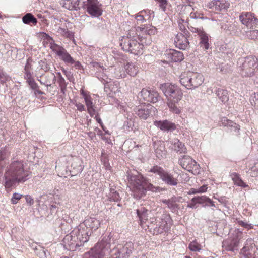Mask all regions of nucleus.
<instances>
[{"mask_svg":"<svg viewBox=\"0 0 258 258\" xmlns=\"http://www.w3.org/2000/svg\"><path fill=\"white\" fill-rule=\"evenodd\" d=\"M204 80L203 76L197 72H184L179 77L180 84L187 89L198 88L203 84Z\"/></svg>","mask_w":258,"mask_h":258,"instance_id":"obj_6","label":"nucleus"},{"mask_svg":"<svg viewBox=\"0 0 258 258\" xmlns=\"http://www.w3.org/2000/svg\"><path fill=\"white\" fill-rule=\"evenodd\" d=\"M238 72L243 77H251L254 74L257 69V59L253 56H249L239 59L238 61Z\"/></svg>","mask_w":258,"mask_h":258,"instance_id":"obj_7","label":"nucleus"},{"mask_svg":"<svg viewBox=\"0 0 258 258\" xmlns=\"http://www.w3.org/2000/svg\"><path fill=\"white\" fill-rule=\"evenodd\" d=\"M174 42L177 47L183 50L187 48L189 44L186 37L181 33L177 34L174 39Z\"/></svg>","mask_w":258,"mask_h":258,"instance_id":"obj_23","label":"nucleus"},{"mask_svg":"<svg viewBox=\"0 0 258 258\" xmlns=\"http://www.w3.org/2000/svg\"><path fill=\"white\" fill-rule=\"evenodd\" d=\"M58 82L60 84V86L62 87L63 86H66V81L65 79L62 77V75L60 73H58Z\"/></svg>","mask_w":258,"mask_h":258,"instance_id":"obj_55","label":"nucleus"},{"mask_svg":"<svg viewBox=\"0 0 258 258\" xmlns=\"http://www.w3.org/2000/svg\"><path fill=\"white\" fill-rule=\"evenodd\" d=\"M179 164L182 167L188 171H192L193 169L198 170L199 165L197 164L195 160L190 156L184 155L179 159Z\"/></svg>","mask_w":258,"mask_h":258,"instance_id":"obj_15","label":"nucleus"},{"mask_svg":"<svg viewBox=\"0 0 258 258\" xmlns=\"http://www.w3.org/2000/svg\"><path fill=\"white\" fill-rule=\"evenodd\" d=\"M193 201H196L198 204H203L204 203H212V200L206 196H198L193 198Z\"/></svg>","mask_w":258,"mask_h":258,"instance_id":"obj_42","label":"nucleus"},{"mask_svg":"<svg viewBox=\"0 0 258 258\" xmlns=\"http://www.w3.org/2000/svg\"><path fill=\"white\" fill-rule=\"evenodd\" d=\"M92 66L94 69L98 70V72L96 73L98 78L100 79L105 86L107 85L109 87L110 85L109 84L111 83V79L109 78L104 72H101V71L104 70V67L97 62H92Z\"/></svg>","mask_w":258,"mask_h":258,"instance_id":"obj_20","label":"nucleus"},{"mask_svg":"<svg viewBox=\"0 0 258 258\" xmlns=\"http://www.w3.org/2000/svg\"><path fill=\"white\" fill-rule=\"evenodd\" d=\"M123 69L124 71L120 72V74L117 76L120 78H124L126 76V74L130 75L131 76H135L138 71V66L132 62H127L124 65Z\"/></svg>","mask_w":258,"mask_h":258,"instance_id":"obj_21","label":"nucleus"},{"mask_svg":"<svg viewBox=\"0 0 258 258\" xmlns=\"http://www.w3.org/2000/svg\"><path fill=\"white\" fill-rule=\"evenodd\" d=\"M87 111L88 113L91 117H93L94 115H96L97 114V111L95 109V106H93L87 109Z\"/></svg>","mask_w":258,"mask_h":258,"instance_id":"obj_56","label":"nucleus"},{"mask_svg":"<svg viewBox=\"0 0 258 258\" xmlns=\"http://www.w3.org/2000/svg\"><path fill=\"white\" fill-rule=\"evenodd\" d=\"M188 248L192 251H199L201 249V246L197 242L193 241L189 244Z\"/></svg>","mask_w":258,"mask_h":258,"instance_id":"obj_45","label":"nucleus"},{"mask_svg":"<svg viewBox=\"0 0 258 258\" xmlns=\"http://www.w3.org/2000/svg\"><path fill=\"white\" fill-rule=\"evenodd\" d=\"M26 202L27 204H29L30 206L34 204V200L31 196L29 195L25 196Z\"/></svg>","mask_w":258,"mask_h":258,"instance_id":"obj_57","label":"nucleus"},{"mask_svg":"<svg viewBox=\"0 0 258 258\" xmlns=\"http://www.w3.org/2000/svg\"><path fill=\"white\" fill-rule=\"evenodd\" d=\"M57 21H61L57 19H55V22L56 24L55 25V29L57 30V32L61 35V36H65L67 38H71L72 37L73 35L71 32L68 31V29L62 28L60 26H57L58 24H57Z\"/></svg>","mask_w":258,"mask_h":258,"instance_id":"obj_31","label":"nucleus"},{"mask_svg":"<svg viewBox=\"0 0 258 258\" xmlns=\"http://www.w3.org/2000/svg\"><path fill=\"white\" fill-rule=\"evenodd\" d=\"M140 95L144 101L148 102L156 103L160 98L159 94L157 91L144 88L140 92Z\"/></svg>","mask_w":258,"mask_h":258,"instance_id":"obj_17","label":"nucleus"},{"mask_svg":"<svg viewBox=\"0 0 258 258\" xmlns=\"http://www.w3.org/2000/svg\"><path fill=\"white\" fill-rule=\"evenodd\" d=\"M161 217L162 218H156L155 219V226H153L154 231L156 234H160L164 231H167L170 228L168 226V221L169 220V215L163 214Z\"/></svg>","mask_w":258,"mask_h":258,"instance_id":"obj_13","label":"nucleus"},{"mask_svg":"<svg viewBox=\"0 0 258 258\" xmlns=\"http://www.w3.org/2000/svg\"><path fill=\"white\" fill-rule=\"evenodd\" d=\"M221 123L224 126H227L231 128V130L236 131H239V125L236 123L228 119L226 117H222L221 118Z\"/></svg>","mask_w":258,"mask_h":258,"instance_id":"obj_34","label":"nucleus"},{"mask_svg":"<svg viewBox=\"0 0 258 258\" xmlns=\"http://www.w3.org/2000/svg\"><path fill=\"white\" fill-rule=\"evenodd\" d=\"M89 238L85 236L76 227L69 234L64 237L63 242L66 249L75 251L78 247L82 246L84 243L87 242Z\"/></svg>","mask_w":258,"mask_h":258,"instance_id":"obj_4","label":"nucleus"},{"mask_svg":"<svg viewBox=\"0 0 258 258\" xmlns=\"http://www.w3.org/2000/svg\"><path fill=\"white\" fill-rule=\"evenodd\" d=\"M23 195L18 193H14L11 198V202L13 204H16L18 203V201L21 199Z\"/></svg>","mask_w":258,"mask_h":258,"instance_id":"obj_49","label":"nucleus"},{"mask_svg":"<svg viewBox=\"0 0 258 258\" xmlns=\"http://www.w3.org/2000/svg\"><path fill=\"white\" fill-rule=\"evenodd\" d=\"M160 89L166 96L167 101H180L183 93L180 88L173 83H164L160 85Z\"/></svg>","mask_w":258,"mask_h":258,"instance_id":"obj_8","label":"nucleus"},{"mask_svg":"<svg viewBox=\"0 0 258 258\" xmlns=\"http://www.w3.org/2000/svg\"><path fill=\"white\" fill-rule=\"evenodd\" d=\"M196 204L198 203L196 201H194L192 198L191 202L188 204L187 207L191 208H196Z\"/></svg>","mask_w":258,"mask_h":258,"instance_id":"obj_62","label":"nucleus"},{"mask_svg":"<svg viewBox=\"0 0 258 258\" xmlns=\"http://www.w3.org/2000/svg\"><path fill=\"white\" fill-rule=\"evenodd\" d=\"M155 154L158 158H163L166 156V150L164 143L161 141L155 142L154 144Z\"/></svg>","mask_w":258,"mask_h":258,"instance_id":"obj_27","label":"nucleus"},{"mask_svg":"<svg viewBox=\"0 0 258 258\" xmlns=\"http://www.w3.org/2000/svg\"><path fill=\"white\" fill-rule=\"evenodd\" d=\"M40 83L44 85L45 86L48 87L51 86V84L55 83L56 81V77L54 74L51 73L46 75L44 76V80L37 79Z\"/></svg>","mask_w":258,"mask_h":258,"instance_id":"obj_28","label":"nucleus"},{"mask_svg":"<svg viewBox=\"0 0 258 258\" xmlns=\"http://www.w3.org/2000/svg\"><path fill=\"white\" fill-rule=\"evenodd\" d=\"M141 30L139 31L138 34H140V36H141V33H147L149 35L147 37H149L148 42H146V43H148L149 44L150 43V35L154 34L155 32H156V29L155 27H152L151 28H150L148 29V28H141Z\"/></svg>","mask_w":258,"mask_h":258,"instance_id":"obj_39","label":"nucleus"},{"mask_svg":"<svg viewBox=\"0 0 258 258\" xmlns=\"http://www.w3.org/2000/svg\"><path fill=\"white\" fill-rule=\"evenodd\" d=\"M27 80V82L29 84V85L33 90H36L37 92L40 94H42L43 93L41 91H38L37 89L38 88V85L35 82V81L31 78V76L29 77L25 78Z\"/></svg>","mask_w":258,"mask_h":258,"instance_id":"obj_41","label":"nucleus"},{"mask_svg":"<svg viewBox=\"0 0 258 258\" xmlns=\"http://www.w3.org/2000/svg\"><path fill=\"white\" fill-rule=\"evenodd\" d=\"M237 222L239 225H240L247 229H251L252 228V225L251 224H248L246 222H244L243 221L239 220V221H238Z\"/></svg>","mask_w":258,"mask_h":258,"instance_id":"obj_54","label":"nucleus"},{"mask_svg":"<svg viewBox=\"0 0 258 258\" xmlns=\"http://www.w3.org/2000/svg\"><path fill=\"white\" fill-rule=\"evenodd\" d=\"M140 30V27H133L122 37L120 44L124 51L135 55L142 53L143 44L148 45V43H146V41L144 42L145 38L138 34Z\"/></svg>","mask_w":258,"mask_h":258,"instance_id":"obj_2","label":"nucleus"},{"mask_svg":"<svg viewBox=\"0 0 258 258\" xmlns=\"http://www.w3.org/2000/svg\"><path fill=\"white\" fill-rule=\"evenodd\" d=\"M50 48L66 63L72 64L75 62L73 57L63 47L54 42H50Z\"/></svg>","mask_w":258,"mask_h":258,"instance_id":"obj_11","label":"nucleus"},{"mask_svg":"<svg viewBox=\"0 0 258 258\" xmlns=\"http://www.w3.org/2000/svg\"><path fill=\"white\" fill-rule=\"evenodd\" d=\"M171 58L173 61H181L184 59V56L182 52L176 50H172L170 53Z\"/></svg>","mask_w":258,"mask_h":258,"instance_id":"obj_38","label":"nucleus"},{"mask_svg":"<svg viewBox=\"0 0 258 258\" xmlns=\"http://www.w3.org/2000/svg\"><path fill=\"white\" fill-rule=\"evenodd\" d=\"M149 172L158 175L160 178L166 185L177 186L178 183L177 177H174L171 173L165 170L161 167L154 166L149 170Z\"/></svg>","mask_w":258,"mask_h":258,"instance_id":"obj_9","label":"nucleus"},{"mask_svg":"<svg viewBox=\"0 0 258 258\" xmlns=\"http://www.w3.org/2000/svg\"><path fill=\"white\" fill-rule=\"evenodd\" d=\"M137 215L140 219V225H142L143 223H145L148 219V213H141Z\"/></svg>","mask_w":258,"mask_h":258,"instance_id":"obj_52","label":"nucleus"},{"mask_svg":"<svg viewBox=\"0 0 258 258\" xmlns=\"http://www.w3.org/2000/svg\"><path fill=\"white\" fill-rule=\"evenodd\" d=\"M84 6L92 16L98 17L102 15V5L98 0H86L84 2Z\"/></svg>","mask_w":258,"mask_h":258,"instance_id":"obj_12","label":"nucleus"},{"mask_svg":"<svg viewBox=\"0 0 258 258\" xmlns=\"http://www.w3.org/2000/svg\"><path fill=\"white\" fill-rule=\"evenodd\" d=\"M75 105L79 111H82L85 110V106L82 103L80 102H76Z\"/></svg>","mask_w":258,"mask_h":258,"instance_id":"obj_58","label":"nucleus"},{"mask_svg":"<svg viewBox=\"0 0 258 258\" xmlns=\"http://www.w3.org/2000/svg\"><path fill=\"white\" fill-rule=\"evenodd\" d=\"M110 201H118L120 199L119 194L116 192L114 189L111 188L110 192L109 193Z\"/></svg>","mask_w":258,"mask_h":258,"instance_id":"obj_43","label":"nucleus"},{"mask_svg":"<svg viewBox=\"0 0 258 258\" xmlns=\"http://www.w3.org/2000/svg\"><path fill=\"white\" fill-rule=\"evenodd\" d=\"M147 212L148 210L144 207H141L137 210V214H141V213H147Z\"/></svg>","mask_w":258,"mask_h":258,"instance_id":"obj_59","label":"nucleus"},{"mask_svg":"<svg viewBox=\"0 0 258 258\" xmlns=\"http://www.w3.org/2000/svg\"><path fill=\"white\" fill-rule=\"evenodd\" d=\"M100 224L99 220L95 218L88 217L77 227L80 230L81 233L89 238V236L91 235L92 231L97 230Z\"/></svg>","mask_w":258,"mask_h":258,"instance_id":"obj_10","label":"nucleus"},{"mask_svg":"<svg viewBox=\"0 0 258 258\" xmlns=\"http://www.w3.org/2000/svg\"><path fill=\"white\" fill-rule=\"evenodd\" d=\"M32 60L31 59H28L26 62V64L25 67V78L29 77L31 76V74L30 73V70L31 69Z\"/></svg>","mask_w":258,"mask_h":258,"instance_id":"obj_44","label":"nucleus"},{"mask_svg":"<svg viewBox=\"0 0 258 258\" xmlns=\"http://www.w3.org/2000/svg\"><path fill=\"white\" fill-rule=\"evenodd\" d=\"M198 189L199 194L204 193L207 191L208 187H207V185L205 184V185H203V186H202L201 187L198 188Z\"/></svg>","mask_w":258,"mask_h":258,"instance_id":"obj_60","label":"nucleus"},{"mask_svg":"<svg viewBox=\"0 0 258 258\" xmlns=\"http://www.w3.org/2000/svg\"><path fill=\"white\" fill-rule=\"evenodd\" d=\"M79 0H66L63 6L69 10H77L80 9Z\"/></svg>","mask_w":258,"mask_h":258,"instance_id":"obj_32","label":"nucleus"},{"mask_svg":"<svg viewBox=\"0 0 258 258\" xmlns=\"http://www.w3.org/2000/svg\"><path fill=\"white\" fill-rule=\"evenodd\" d=\"M154 124L160 130L164 131H173L176 129L175 124L167 120L155 121Z\"/></svg>","mask_w":258,"mask_h":258,"instance_id":"obj_24","label":"nucleus"},{"mask_svg":"<svg viewBox=\"0 0 258 258\" xmlns=\"http://www.w3.org/2000/svg\"><path fill=\"white\" fill-rule=\"evenodd\" d=\"M136 19H137L138 22H143L145 21L144 17L143 15L141 14H138L136 16Z\"/></svg>","mask_w":258,"mask_h":258,"instance_id":"obj_61","label":"nucleus"},{"mask_svg":"<svg viewBox=\"0 0 258 258\" xmlns=\"http://www.w3.org/2000/svg\"><path fill=\"white\" fill-rule=\"evenodd\" d=\"M250 101L251 104L255 108L258 109V94L254 93L251 96Z\"/></svg>","mask_w":258,"mask_h":258,"instance_id":"obj_47","label":"nucleus"},{"mask_svg":"<svg viewBox=\"0 0 258 258\" xmlns=\"http://www.w3.org/2000/svg\"><path fill=\"white\" fill-rule=\"evenodd\" d=\"M82 161L78 158H74L71 164L72 169L70 173L72 176H75L81 173L83 169V166L82 165Z\"/></svg>","mask_w":258,"mask_h":258,"instance_id":"obj_25","label":"nucleus"},{"mask_svg":"<svg viewBox=\"0 0 258 258\" xmlns=\"http://www.w3.org/2000/svg\"><path fill=\"white\" fill-rule=\"evenodd\" d=\"M11 78L6 73L0 70V81L4 83L7 81L10 80Z\"/></svg>","mask_w":258,"mask_h":258,"instance_id":"obj_48","label":"nucleus"},{"mask_svg":"<svg viewBox=\"0 0 258 258\" xmlns=\"http://www.w3.org/2000/svg\"><path fill=\"white\" fill-rule=\"evenodd\" d=\"M232 179L233 180L234 184L238 186H240L243 188L248 186V185H247L245 182H244L239 177V176L236 174H233Z\"/></svg>","mask_w":258,"mask_h":258,"instance_id":"obj_40","label":"nucleus"},{"mask_svg":"<svg viewBox=\"0 0 258 258\" xmlns=\"http://www.w3.org/2000/svg\"><path fill=\"white\" fill-rule=\"evenodd\" d=\"M84 100L87 109L94 106L92 101V99L90 96H85Z\"/></svg>","mask_w":258,"mask_h":258,"instance_id":"obj_51","label":"nucleus"},{"mask_svg":"<svg viewBox=\"0 0 258 258\" xmlns=\"http://www.w3.org/2000/svg\"><path fill=\"white\" fill-rule=\"evenodd\" d=\"M250 34L253 35V37H251L252 39H254V37L256 38L258 37V30H253L250 32Z\"/></svg>","mask_w":258,"mask_h":258,"instance_id":"obj_64","label":"nucleus"},{"mask_svg":"<svg viewBox=\"0 0 258 258\" xmlns=\"http://www.w3.org/2000/svg\"><path fill=\"white\" fill-rule=\"evenodd\" d=\"M247 167L249 168L248 172L251 176H258V160L250 161Z\"/></svg>","mask_w":258,"mask_h":258,"instance_id":"obj_29","label":"nucleus"},{"mask_svg":"<svg viewBox=\"0 0 258 258\" xmlns=\"http://www.w3.org/2000/svg\"><path fill=\"white\" fill-rule=\"evenodd\" d=\"M179 101H167V105L169 111L176 114H179L181 112V108L178 106Z\"/></svg>","mask_w":258,"mask_h":258,"instance_id":"obj_30","label":"nucleus"},{"mask_svg":"<svg viewBox=\"0 0 258 258\" xmlns=\"http://www.w3.org/2000/svg\"><path fill=\"white\" fill-rule=\"evenodd\" d=\"M239 240L240 238L238 236L233 238L227 239L223 242V247L226 250L234 251L237 250Z\"/></svg>","mask_w":258,"mask_h":258,"instance_id":"obj_22","label":"nucleus"},{"mask_svg":"<svg viewBox=\"0 0 258 258\" xmlns=\"http://www.w3.org/2000/svg\"><path fill=\"white\" fill-rule=\"evenodd\" d=\"M173 149L176 152L179 154L187 152V150L184 145L177 139L174 141Z\"/></svg>","mask_w":258,"mask_h":258,"instance_id":"obj_36","label":"nucleus"},{"mask_svg":"<svg viewBox=\"0 0 258 258\" xmlns=\"http://www.w3.org/2000/svg\"><path fill=\"white\" fill-rule=\"evenodd\" d=\"M39 64L41 69L44 70V71H47L49 70V67H48L45 60H41L39 61Z\"/></svg>","mask_w":258,"mask_h":258,"instance_id":"obj_53","label":"nucleus"},{"mask_svg":"<svg viewBox=\"0 0 258 258\" xmlns=\"http://www.w3.org/2000/svg\"><path fill=\"white\" fill-rule=\"evenodd\" d=\"M255 244L252 239H248L246 240L245 246L241 250L240 257L241 258H254L253 256L254 251L253 248Z\"/></svg>","mask_w":258,"mask_h":258,"instance_id":"obj_18","label":"nucleus"},{"mask_svg":"<svg viewBox=\"0 0 258 258\" xmlns=\"http://www.w3.org/2000/svg\"><path fill=\"white\" fill-rule=\"evenodd\" d=\"M216 94L222 102L225 103L228 101L229 94L227 90L218 88L216 90Z\"/></svg>","mask_w":258,"mask_h":258,"instance_id":"obj_33","label":"nucleus"},{"mask_svg":"<svg viewBox=\"0 0 258 258\" xmlns=\"http://www.w3.org/2000/svg\"><path fill=\"white\" fill-rule=\"evenodd\" d=\"M200 38V44L201 47H203L205 50H207L209 47V37L208 35L203 31L199 35Z\"/></svg>","mask_w":258,"mask_h":258,"instance_id":"obj_35","label":"nucleus"},{"mask_svg":"<svg viewBox=\"0 0 258 258\" xmlns=\"http://www.w3.org/2000/svg\"><path fill=\"white\" fill-rule=\"evenodd\" d=\"M239 19L242 24L250 29H253L258 25L257 19L250 12H242L239 16Z\"/></svg>","mask_w":258,"mask_h":258,"instance_id":"obj_14","label":"nucleus"},{"mask_svg":"<svg viewBox=\"0 0 258 258\" xmlns=\"http://www.w3.org/2000/svg\"><path fill=\"white\" fill-rule=\"evenodd\" d=\"M206 6L212 10L222 11L227 10L230 3L226 0H213L207 3Z\"/></svg>","mask_w":258,"mask_h":258,"instance_id":"obj_19","label":"nucleus"},{"mask_svg":"<svg viewBox=\"0 0 258 258\" xmlns=\"http://www.w3.org/2000/svg\"><path fill=\"white\" fill-rule=\"evenodd\" d=\"M31 177V172L22 161L14 160L5 169L3 185L6 188L16 187V184L23 183Z\"/></svg>","mask_w":258,"mask_h":258,"instance_id":"obj_1","label":"nucleus"},{"mask_svg":"<svg viewBox=\"0 0 258 258\" xmlns=\"http://www.w3.org/2000/svg\"><path fill=\"white\" fill-rule=\"evenodd\" d=\"M128 180L133 186L134 197L137 199L145 195L147 190L156 191L155 186L141 175H131Z\"/></svg>","mask_w":258,"mask_h":258,"instance_id":"obj_3","label":"nucleus"},{"mask_svg":"<svg viewBox=\"0 0 258 258\" xmlns=\"http://www.w3.org/2000/svg\"><path fill=\"white\" fill-rule=\"evenodd\" d=\"M189 193L191 194H199V191H198V188H191L189 190Z\"/></svg>","mask_w":258,"mask_h":258,"instance_id":"obj_63","label":"nucleus"},{"mask_svg":"<svg viewBox=\"0 0 258 258\" xmlns=\"http://www.w3.org/2000/svg\"><path fill=\"white\" fill-rule=\"evenodd\" d=\"M188 27L190 31L193 33H197L198 35H200V33H202L203 32V29L201 27L198 28L191 25H189Z\"/></svg>","mask_w":258,"mask_h":258,"instance_id":"obj_50","label":"nucleus"},{"mask_svg":"<svg viewBox=\"0 0 258 258\" xmlns=\"http://www.w3.org/2000/svg\"><path fill=\"white\" fill-rule=\"evenodd\" d=\"M175 198H172L170 200H162V202L167 204L168 207L170 209H174L177 207V205L175 204Z\"/></svg>","mask_w":258,"mask_h":258,"instance_id":"obj_46","label":"nucleus"},{"mask_svg":"<svg viewBox=\"0 0 258 258\" xmlns=\"http://www.w3.org/2000/svg\"><path fill=\"white\" fill-rule=\"evenodd\" d=\"M111 237L110 235L104 236L100 242L91 249L88 254H85V256L89 255L93 258H108L111 252Z\"/></svg>","mask_w":258,"mask_h":258,"instance_id":"obj_5","label":"nucleus"},{"mask_svg":"<svg viewBox=\"0 0 258 258\" xmlns=\"http://www.w3.org/2000/svg\"><path fill=\"white\" fill-rule=\"evenodd\" d=\"M22 21L24 24H29L32 23L36 25L37 23V19L30 13L26 14L22 18Z\"/></svg>","mask_w":258,"mask_h":258,"instance_id":"obj_37","label":"nucleus"},{"mask_svg":"<svg viewBox=\"0 0 258 258\" xmlns=\"http://www.w3.org/2000/svg\"><path fill=\"white\" fill-rule=\"evenodd\" d=\"M134 244L131 242H126L124 245L117 247V252L115 258H128L134 250Z\"/></svg>","mask_w":258,"mask_h":258,"instance_id":"obj_16","label":"nucleus"},{"mask_svg":"<svg viewBox=\"0 0 258 258\" xmlns=\"http://www.w3.org/2000/svg\"><path fill=\"white\" fill-rule=\"evenodd\" d=\"M156 108L151 106H147L146 108L138 107L136 108L135 112L136 114L141 119H146L152 111H155Z\"/></svg>","mask_w":258,"mask_h":258,"instance_id":"obj_26","label":"nucleus"}]
</instances>
